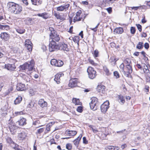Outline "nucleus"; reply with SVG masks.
Returning a JSON list of instances; mask_svg holds the SVG:
<instances>
[{
    "label": "nucleus",
    "mask_w": 150,
    "mask_h": 150,
    "mask_svg": "<svg viewBox=\"0 0 150 150\" xmlns=\"http://www.w3.org/2000/svg\"><path fill=\"white\" fill-rule=\"evenodd\" d=\"M130 31L132 34H134L135 32V28L133 27H131L130 28Z\"/></svg>",
    "instance_id": "49530a36"
},
{
    "label": "nucleus",
    "mask_w": 150,
    "mask_h": 150,
    "mask_svg": "<svg viewBox=\"0 0 150 150\" xmlns=\"http://www.w3.org/2000/svg\"><path fill=\"white\" fill-rule=\"evenodd\" d=\"M59 50H62L64 51L68 52L69 51V49L68 47V46L67 44L65 43L62 44L59 46Z\"/></svg>",
    "instance_id": "dca6fc26"
},
{
    "label": "nucleus",
    "mask_w": 150,
    "mask_h": 150,
    "mask_svg": "<svg viewBox=\"0 0 150 150\" xmlns=\"http://www.w3.org/2000/svg\"><path fill=\"white\" fill-rule=\"evenodd\" d=\"M16 31L19 33L22 34L24 33L25 32V30L22 28H15Z\"/></svg>",
    "instance_id": "a878e982"
},
{
    "label": "nucleus",
    "mask_w": 150,
    "mask_h": 150,
    "mask_svg": "<svg viewBox=\"0 0 150 150\" xmlns=\"http://www.w3.org/2000/svg\"><path fill=\"white\" fill-rule=\"evenodd\" d=\"M103 70L106 75L109 76L111 74V73L106 66L103 67Z\"/></svg>",
    "instance_id": "c756f323"
},
{
    "label": "nucleus",
    "mask_w": 150,
    "mask_h": 150,
    "mask_svg": "<svg viewBox=\"0 0 150 150\" xmlns=\"http://www.w3.org/2000/svg\"><path fill=\"white\" fill-rule=\"evenodd\" d=\"M123 32V30L121 27L116 28L113 31L114 33L115 34H121Z\"/></svg>",
    "instance_id": "aec40b11"
},
{
    "label": "nucleus",
    "mask_w": 150,
    "mask_h": 150,
    "mask_svg": "<svg viewBox=\"0 0 150 150\" xmlns=\"http://www.w3.org/2000/svg\"><path fill=\"white\" fill-rule=\"evenodd\" d=\"M18 137L21 140H23L25 138L26 136L24 133H21L19 134Z\"/></svg>",
    "instance_id": "c9c22d12"
},
{
    "label": "nucleus",
    "mask_w": 150,
    "mask_h": 150,
    "mask_svg": "<svg viewBox=\"0 0 150 150\" xmlns=\"http://www.w3.org/2000/svg\"><path fill=\"white\" fill-rule=\"evenodd\" d=\"M38 104L39 106L42 108L46 107L47 105V102L42 99L39 100L38 102Z\"/></svg>",
    "instance_id": "4468645a"
},
{
    "label": "nucleus",
    "mask_w": 150,
    "mask_h": 150,
    "mask_svg": "<svg viewBox=\"0 0 150 150\" xmlns=\"http://www.w3.org/2000/svg\"><path fill=\"white\" fill-rule=\"evenodd\" d=\"M91 128V129L93 131V132L94 133H96L97 132H98V131L97 129H95L93 128V127L91 126H89Z\"/></svg>",
    "instance_id": "e2e57ef3"
},
{
    "label": "nucleus",
    "mask_w": 150,
    "mask_h": 150,
    "mask_svg": "<svg viewBox=\"0 0 150 150\" xmlns=\"http://www.w3.org/2000/svg\"><path fill=\"white\" fill-rule=\"evenodd\" d=\"M6 28V30H9L10 29L9 26L8 25H3V28Z\"/></svg>",
    "instance_id": "774afa93"
},
{
    "label": "nucleus",
    "mask_w": 150,
    "mask_h": 150,
    "mask_svg": "<svg viewBox=\"0 0 150 150\" xmlns=\"http://www.w3.org/2000/svg\"><path fill=\"white\" fill-rule=\"evenodd\" d=\"M82 135L81 134L79 136L73 141L74 144L75 146H78L79 141L80 140Z\"/></svg>",
    "instance_id": "412c9836"
},
{
    "label": "nucleus",
    "mask_w": 150,
    "mask_h": 150,
    "mask_svg": "<svg viewBox=\"0 0 150 150\" xmlns=\"http://www.w3.org/2000/svg\"><path fill=\"white\" fill-rule=\"evenodd\" d=\"M149 87L148 86L145 85L144 88V91L146 92H148L149 91Z\"/></svg>",
    "instance_id": "5fc2aeb1"
},
{
    "label": "nucleus",
    "mask_w": 150,
    "mask_h": 150,
    "mask_svg": "<svg viewBox=\"0 0 150 150\" xmlns=\"http://www.w3.org/2000/svg\"><path fill=\"white\" fill-rule=\"evenodd\" d=\"M124 67H125L124 65V64L123 63L121 64L120 66V69H121V70L122 72L125 71L124 70Z\"/></svg>",
    "instance_id": "864d4df0"
},
{
    "label": "nucleus",
    "mask_w": 150,
    "mask_h": 150,
    "mask_svg": "<svg viewBox=\"0 0 150 150\" xmlns=\"http://www.w3.org/2000/svg\"><path fill=\"white\" fill-rule=\"evenodd\" d=\"M91 101L90 103V106L91 109L93 110L97 109L98 105V99L96 97H93L91 98Z\"/></svg>",
    "instance_id": "20e7f679"
},
{
    "label": "nucleus",
    "mask_w": 150,
    "mask_h": 150,
    "mask_svg": "<svg viewBox=\"0 0 150 150\" xmlns=\"http://www.w3.org/2000/svg\"><path fill=\"white\" fill-rule=\"evenodd\" d=\"M5 67L8 70L11 71H14L16 67L14 64H8L7 65H5Z\"/></svg>",
    "instance_id": "2eb2a0df"
},
{
    "label": "nucleus",
    "mask_w": 150,
    "mask_h": 150,
    "mask_svg": "<svg viewBox=\"0 0 150 150\" xmlns=\"http://www.w3.org/2000/svg\"><path fill=\"white\" fill-rule=\"evenodd\" d=\"M118 59L116 58L115 56H112L110 58V62L112 64H115L116 62L118 60Z\"/></svg>",
    "instance_id": "393cba45"
},
{
    "label": "nucleus",
    "mask_w": 150,
    "mask_h": 150,
    "mask_svg": "<svg viewBox=\"0 0 150 150\" xmlns=\"http://www.w3.org/2000/svg\"><path fill=\"white\" fill-rule=\"evenodd\" d=\"M9 128L10 131L12 134H14L16 132V129L18 128V127L16 126L15 123L11 120V118L8 120Z\"/></svg>",
    "instance_id": "39448f33"
},
{
    "label": "nucleus",
    "mask_w": 150,
    "mask_h": 150,
    "mask_svg": "<svg viewBox=\"0 0 150 150\" xmlns=\"http://www.w3.org/2000/svg\"><path fill=\"white\" fill-rule=\"evenodd\" d=\"M126 69L129 73H132V67L130 64L126 65Z\"/></svg>",
    "instance_id": "c85d7f7f"
},
{
    "label": "nucleus",
    "mask_w": 150,
    "mask_h": 150,
    "mask_svg": "<svg viewBox=\"0 0 150 150\" xmlns=\"http://www.w3.org/2000/svg\"><path fill=\"white\" fill-rule=\"evenodd\" d=\"M118 100H120V102L122 103H124L125 102V100L123 96L121 95H119L118 96Z\"/></svg>",
    "instance_id": "473e14b6"
},
{
    "label": "nucleus",
    "mask_w": 150,
    "mask_h": 150,
    "mask_svg": "<svg viewBox=\"0 0 150 150\" xmlns=\"http://www.w3.org/2000/svg\"><path fill=\"white\" fill-rule=\"evenodd\" d=\"M66 148L68 150H71L72 148V146L70 144H67L66 145Z\"/></svg>",
    "instance_id": "09e8293b"
},
{
    "label": "nucleus",
    "mask_w": 150,
    "mask_h": 150,
    "mask_svg": "<svg viewBox=\"0 0 150 150\" xmlns=\"http://www.w3.org/2000/svg\"><path fill=\"white\" fill-rule=\"evenodd\" d=\"M34 19H33L32 18H27L26 21H28V24H31L32 23V22H33V21Z\"/></svg>",
    "instance_id": "de8ad7c7"
},
{
    "label": "nucleus",
    "mask_w": 150,
    "mask_h": 150,
    "mask_svg": "<svg viewBox=\"0 0 150 150\" xmlns=\"http://www.w3.org/2000/svg\"><path fill=\"white\" fill-rule=\"evenodd\" d=\"M54 15L57 19H59L61 20H63L64 19V18L61 15H59V14L55 13L54 14Z\"/></svg>",
    "instance_id": "72a5a7b5"
},
{
    "label": "nucleus",
    "mask_w": 150,
    "mask_h": 150,
    "mask_svg": "<svg viewBox=\"0 0 150 150\" xmlns=\"http://www.w3.org/2000/svg\"><path fill=\"white\" fill-rule=\"evenodd\" d=\"M143 66L142 69L144 73H145L149 70L145 64H143Z\"/></svg>",
    "instance_id": "ea45409f"
},
{
    "label": "nucleus",
    "mask_w": 150,
    "mask_h": 150,
    "mask_svg": "<svg viewBox=\"0 0 150 150\" xmlns=\"http://www.w3.org/2000/svg\"><path fill=\"white\" fill-rule=\"evenodd\" d=\"M144 47L145 49H148L149 47V44L148 43H145L144 45Z\"/></svg>",
    "instance_id": "0e129e2a"
},
{
    "label": "nucleus",
    "mask_w": 150,
    "mask_h": 150,
    "mask_svg": "<svg viewBox=\"0 0 150 150\" xmlns=\"http://www.w3.org/2000/svg\"><path fill=\"white\" fill-rule=\"evenodd\" d=\"M51 127V126H50V124H48L47 125L46 129L48 131H50Z\"/></svg>",
    "instance_id": "69168bd1"
},
{
    "label": "nucleus",
    "mask_w": 150,
    "mask_h": 150,
    "mask_svg": "<svg viewBox=\"0 0 150 150\" xmlns=\"http://www.w3.org/2000/svg\"><path fill=\"white\" fill-rule=\"evenodd\" d=\"M7 7L9 11L15 14H19L22 11V8L20 5L12 2H8Z\"/></svg>",
    "instance_id": "f257e3e1"
},
{
    "label": "nucleus",
    "mask_w": 150,
    "mask_h": 150,
    "mask_svg": "<svg viewBox=\"0 0 150 150\" xmlns=\"http://www.w3.org/2000/svg\"><path fill=\"white\" fill-rule=\"evenodd\" d=\"M13 90V87L12 86L9 87L8 89V92H7V93L8 94L11 92H12Z\"/></svg>",
    "instance_id": "bf43d9fd"
},
{
    "label": "nucleus",
    "mask_w": 150,
    "mask_h": 150,
    "mask_svg": "<svg viewBox=\"0 0 150 150\" xmlns=\"http://www.w3.org/2000/svg\"><path fill=\"white\" fill-rule=\"evenodd\" d=\"M64 64L63 62L61 60H57V64L56 65V67H60L62 66Z\"/></svg>",
    "instance_id": "f704fd0d"
},
{
    "label": "nucleus",
    "mask_w": 150,
    "mask_h": 150,
    "mask_svg": "<svg viewBox=\"0 0 150 150\" xmlns=\"http://www.w3.org/2000/svg\"><path fill=\"white\" fill-rule=\"evenodd\" d=\"M119 148L118 147H114L113 146H108L105 148V150H118Z\"/></svg>",
    "instance_id": "5701e85b"
},
{
    "label": "nucleus",
    "mask_w": 150,
    "mask_h": 150,
    "mask_svg": "<svg viewBox=\"0 0 150 150\" xmlns=\"http://www.w3.org/2000/svg\"><path fill=\"white\" fill-rule=\"evenodd\" d=\"M77 80L76 78L71 79L69 84V86L71 88L75 87L77 86Z\"/></svg>",
    "instance_id": "9d476101"
},
{
    "label": "nucleus",
    "mask_w": 150,
    "mask_h": 150,
    "mask_svg": "<svg viewBox=\"0 0 150 150\" xmlns=\"http://www.w3.org/2000/svg\"><path fill=\"white\" fill-rule=\"evenodd\" d=\"M114 75L115 76L116 78H118L119 77V74L118 72L117 71H115L114 72Z\"/></svg>",
    "instance_id": "603ef678"
},
{
    "label": "nucleus",
    "mask_w": 150,
    "mask_h": 150,
    "mask_svg": "<svg viewBox=\"0 0 150 150\" xmlns=\"http://www.w3.org/2000/svg\"><path fill=\"white\" fill-rule=\"evenodd\" d=\"M81 13V10H79L77 11L76 13V15L75 16H80V15Z\"/></svg>",
    "instance_id": "680f3d73"
},
{
    "label": "nucleus",
    "mask_w": 150,
    "mask_h": 150,
    "mask_svg": "<svg viewBox=\"0 0 150 150\" xmlns=\"http://www.w3.org/2000/svg\"><path fill=\"white\" fill-rule=\"evenodd\" d=\"M44 131L43 128H41L37 130V132H36V134H40L41 133L43 132Z\"/></svg>",
    "instance_id": "37998d69"
},
{
    "label": "nucleus",
    "mask_w": 150,
    "mask_h": 150,
    "mask_svg": "<svg viewBox=\"0 0 150 150\" xmlns=\"http://www.w3.org/2000/svg\"><path fill=\"white\" fill-rule=\"evenodd\" d=\"M82 107L81 106H79L77 109V110L78 112H81L83 111Z\"/></svg>",
    "instance_id": "3c124183"
},
{
    "label": "nucleus",
    "mask_w": 150,
    "mask_h": 150,
    "mask_svg": "<svg viewBox=\"0 0 150 150\" xmlns=\"http://www.w3.org/2000/svg\"><path fill=\"white\" fill-rule=\"evenodd\" d=\"M16 89L18 91H23L25 90V85L21 83H18L16 87Z\"/></svg>",
    "instance_id": "ddd939ff"
},
{
    "label": "nucleus",
    "mask_w": 150,
    "mask_h": 150,
    "mask_svg": "<svg viewBox=\"0 0 150 150\" xmlns=\"http://www.w3.org/2000/svg\"><path fill=\"white\" fill-rule=\"evenodd\" d=\"M22 77L24 82H27L30 81V78L25 75H23Z\"/></svg>",
    "instance_id": "7c9ffc66"
},
{
    "label": "nucleus",
    "mask_w": 150,
    "mask_h": 150,
    "mask_svg": "<svg viewBox=\"0 0 150 150\" xmlns=\"http://www.w3.org/2000/svg\"><path fill=\"white\" fill-rule=\"evenodd\" d=\"M30 44H32L31 42L28 39L26 40L25 42V46Z\"/></svg>",
    "instance_id": "c03bdc74"
},
{
    "label": "nucleus",
    "mask_w": 150,
    "mask_h": 150,
    "mask_svg": "<svg viewBox=\"0 0 150 150\" xmlns=\"http://www.w3.org/2000/svg\"><path fill=\"white\" fill-rule=\"evenodd\" d=\"M31 2L33 5L38 6L42 4V0H31Z\"/></svg>",
    "instance_id": "6ab92c4d"
},
{
    "label": "nucleus",
    "mask_w": 150,
    "mask_h": 150,
    "mask_svg": "<svg viewBox=\"0 0 150 150\" xmlns=\"http://www.w3.org/2000/svg\"><path fill=\"white\" fill-rule=\"evenodd\" d=\"M7 111L6 110L4 111H3L2 110V111L1 112V113L2 116H5L7 115Z\"/></svg>",
    "instance_id": "4d7b16f0"
},
{
    "label": "nucleus",
    "mask_w": 150,
    "mask_h": 150,
    "mask_svg": "<svg viewBox=\"0 0 150 150\" xmlns=\"http://www.w3.org/2000/svg\"><path fill=\"white\" fill-rule=\"evenodd\" d=\"M143 43L142 42H139L137 44L136 48L139 49H141L143 48Z\"/></svg>",
    "instance_id": "2f4dec72"
},
{
    "label": "nucleus",
    "mask_w": 150,
    "mask_h": 150,
    "mask_svg": "<svg viewBox=\"0 0 150 150\" xmlns=\"http://www.w3.org/2000/svg\"><path fill=\"white\" fill-rule=\"evenodd\" d=\"M70 6L69 4H66L64 5H61L57 7V10L58 11H66L68 10Z\"/></svg>",
    "instance_id": "1a4fd4ad"
},
{
    "label": "nucleus",
    "mask_w": 150,
    "mask_h": 150,
    "mask_svg": "<svg viewBox=\"0 0 150 150\" xmlns=\"http://www.w3.org/2000/svg\"><path fill=\"white\" fill-rule=\"evenodd\" d=\"M109 103L108 101L105 102L101 106L100 109L102 112L105 113L109 108Z\"/></svg>",
    "instance_id": "6e6552de"
},
{
    "label": "nucleus",
    "mask_w": 150,
    "mask_h": 150,
    "mask_svg": "<svg viewBox=\"0 0 150 150\" xmlns=\"http://www.w3.org/2000/svg\"><path fill=\"white\" fill-rule=\"evenodd\" d=\"M32 44H30L26 46H25V47L27 49V50L29 51L30 52L32 50Z\"/></svg>",
    "instance_id": "79ce46f5"
},
{
    "label": "nucleus",
    "mask_w": 150,
    "mask_h": 150,
    "mask_svg": "<svg viewBox=\"0 0 150 150\" xmlns=\"http://www.w3.org/2000/svg\"><path fill=\"white\" fill-rule=\"evenodd\" d=\"M79 37L78 36L74 37L73 39V41L76 43H78L79 41Z\"/></svg>",
    "instance_id": "58836bf2"
},
{
    "label": "nucleus",
    "mask_w": 150,
    "mask_h": 150,
    "mask_svg": "<svg viewBox=\"0 0 150 150\" xmlns=\"http://www.w3.org/2000/svg\"><path fill=\"white\" fill-rule=\"evenodd\" d=\"M65 133L66 134H68L69 136H74L76 134L77 132L75 131H68L67 130L66 131Z\"/></svg>",
    "instance_id": "4be33fe9"
},
{
    "label": "nucleus",
    "mask_w": 150,
    "mask_h": 150,
    "mask_svg": "<svg viewBox=\"0 0 150 150\" xmlns=\"http://www.w3.org/2000/svg\"><path fill=\"white\" fill-rule=\"evenodd\" d=\"M125 62L126 64H130V63H131V61L129 59H126L125 61Z\"/></svg>",
    "instance_id": "052dcab7"
},
{
    "label": "nucleus",
    "mask_w": 150,
    "mask_h": 150,
    "mask_svg": "<svg viewBox=\"0 0 150 150\" xmlns=\"http://www.w3.org/2000/svg\"><path fill=\"white\" fill-rule=\"evenodd\" d=\"M87 72L88 74L89 77L90 79H93L95 78L96 75V71L93 67H89L87 69Z\"/></svg>",
    "instance_id": "0eeeda50"
},
{
    "label": "nucleus",
    "mask_w": 150,
    "mask_h": 150,
    "mask_svg": "<svg viewBox=\"0 0 150 150\" xmlns=\"http://www.w3.org/2000/svg\"><path fill=\"white\" fill-rule=\"evenodd\" d=\"M123 73L126 76L129 77V75L131 74V73H129L128 71H123Z\"/></svg>",
    "instance_id": "6e6d98bb"
},
{
    "label": "nucleus",
    "mask_w": 150,
    "mask_h": 150,
    "mask_svg": "<svg viewBox=\"0 0 150 150\" xmlns=\"http://www.w3.org/2000/svg\"><path fill=\"white\" fill-rule=\"evenodd\" d=\"M0 37L2 39L5 41H7L9 39V35L6 33H2L1 34Z\"/></svg>",
    "instance_id": "a211bd4d"
},
{
    "label": "nucleus",
    "mask_w": 150,
    "mask_h": 150,
    "mask_svg": "<svg viewBox=\"0 0 150 150\" xmlns=\"http://www.w3.org/2000/svg\"><path fill=\"white\" fill-rule=\"evenodd\" d=\"M72 102L75 104V105H81V103L80 102L79 100V99H76V98H73L72 99Z\"/></svg>",
    "instance_id": "cd10ccee"
},
{
    "label": "nucleus",
    "mask_w": 150,
    "mask_h": 150,
    "mask_svg": "<svg viewBox=\"0 0 150 150\" xmlns=\"http://www.w3.org/2000/svg\"><path fill=\"white\" fill-rule=\"evenodd\" d=\"M57 60L55 59H52L50 61L51 64L52 65L56 66L57 64Z\"/></svg>",
    "instance_id": "4c0bfd02"
},
{
    "label": "nucleus",
    "mask_w": 150,
    "mask_h": 150,
    "mask_svg": "<svg viewBox=\"0 0 150 150\" xmlns=\"http://www.w3.org/2000/svg\"><path fill=\"white\" fill-rule=\"evenodd\" d=\"M106 10L109 13H110L112 11V8L111 7H109L106 9Z\"/></svg>",
    "instance_id": "338daca9"
},
{
    "label": "nucleus",
    "mask_w": 150,
    "mask_h": 150,
    "mask_svg": "<svg viewBox=\"0 0 150 150\" xmlns=\"http://www.w3.org/2000/svg\"><path fill=\"white\" fill-rule=\"evenodd\" d=\"M64 74L63 73L60 72L57 74L55 76L54 80L56 82L57 84L60 83V78Z\"/></svg>",
    "instance_id": "9b49d317"
},
{
    "label": "nucleus",
    "mask_w": 150,
    "mask_h": 150,
    "mask_svg": "<svg viewBox=\"0 0 150 150\" xmlns=\"http://www.w3.org/2000/svg\"><path fill=\"white\" fill-rule=\"evenodd\" d=\"M16 116H17L19 115H21L24 114V112L23 111H21L19 112H16L15 113Z\"/></svg>",
    "instance_id": "a18cd8bd"
},
{
    "label": "nucleus",
    "mask_w": 150,
    "mask_h": 150,
    "mask_svg": "<svg viewBox=\"0 0 150 150\" xmlns=\"http://www.w3.org/2000/svg\"><path fill=\"white\" fill-rule=\"evenodd\" d=\"M16 123L20 126H23L26 124V120L24 118L22 117Z\"/></svg>",
    "instance_id": "f8f14e48"
},
{
    "label": "nucleus",
    "mask_w": 150,
    "mask_h": 150,
    "mask_svg": "<svg viewBox=\"0 0 150 150\" xmlns=\"http://www.w3.org/2000/svg\"><path fill=\"white\" fill-rule=\"evenodd\" d=\"M22 100V98L21 96H19L17 97L14 102V103L16 104H19Z\"/></svg>",
    "instance_id": "bb28decb"
},
{
    "label": "nucleus",
    "mask_w": 150,
    "mask_h": 150,
    "mask_svg": "<svg viewBox=\"0 0 150 150\" xmlns=\"http://www.w3.org/2000/svg\"><path fill=\"white\" fill-rule=\"evenodd\" d=\"M105 87L103 85H99L97 86V91L100 93H103L105 92Z\"/></svg>",
    "instance_id": "f3484780"
},
{
    "label": "nucleus",
    "mask_w": 150,
    "mask_h": 150,
    "mask_svg": "<svg viewBox=\"0 0 150 150\" xmlns=\"http://www.w3.org/2000/svg\"><path fill=\"white\" fill-rule=\"evenodd\" d=\"M49 30L51 31L50 35V41L58 42L60 40L59 35L57 34L56 31L52 27L49 28Z\"/></svg>",
    "instance_id": "7ed1b4c3"
},
{
    "label": "nucleus",
    "mask_w": 150,
    "mask_h": 150,
    "mask_svg": "<svg viewBox=\"0 0 150 150\" xmlns=\"http://www.w3.org/2000/svg\"><path fill=\"white\" fill-rule=\"evenodd\" d=\"M142 54L144 57V59L145 60H148V58L146 56V53L144 51H142L141 52Z\"/></svg>",
    "instance_id": "8fccbe9b"
},
{
    "label": "nucleus",
    "mask_w": 150,
    "mask_h": 150,
    "mask_svg": "<svg viewBox=\"0 0 150 150\" xmlns=\"http://www.w3.org/2000/svg\"><path fill=\"white\" fill-rule=\"evenodd\" d=\"M34 64V60L32 59L30 61L25 63L22 65H21L20 66L21 70L25 71H32L33 69Z\"/></svg>",
    "instance_id": "f03ea898"
},
{
    "label": "nucleus",
    "mask_w": 150,
    "mask_h": 150,
    "mask_svg": "<svg viewBox=\"0 0 150 150\" xmlns=\"http://www.w3.org/2000/svg\"><path fill=\"white\" fill-rule=\"evenodd\" d=\"M93 54L94 57H97L98 56L99 52L98 50H96L94 51Z\"/></svg>",
    "instance_id": "a19ab883"
},
{
    "label": "nucleus",
    "mask_w": 150,
    "mask_h": 150,
    "mask_svg": "<svg viewBox=\"0 0 150 150\" xmlns=\"http://www.w3.org/2000/svg\"><path fill=\"white\" fill-rule=\"evenodd\" d=\"M136 25L138 28V29L140 32H141L142 30V27L141 25L139 24H136Z\"/></svg>",
    "instance_id": "13d9d810"
},
{
    "label": "nucleus",
    "mask_w": 150,
    "mask_h": 150,
    "mask_svg": "<svg viewBox=\"0 0 150 150\" xmlns=\"http://www.w3.org/2000/svg\"><path fill=\"white\" fill-rule=\"evenodd\" d=\"M37 15L40 17H42L44 19H47L49 17L48 13L46 12L43 13H38Z\"/></svg>",
    "instance_id": "b1692460"
},
{
    "label": "nucleus",
    "mask_w": 150,
    "mask_h": 150,
    "mask_svg": "<svg viewBox=\"0 0 150 150\" xmlns=\"http://www.w3.org/2000/svg\"><path fill=\"white\" fill-rule=\"evenodd\" d=\"M82 17L79 16H75L73 19V22L75 23L76 21H81L82 19Z\"/></svg>",
    "instance_id": "e433bc0d"
},
{
    "label": "nucleus",
    "mask_w": 150,
    "mask_h": 150,
    "mask_svg": "<svg viewBox=\"0 0 150 150\" xmlns=\"http://www.w3.org/2000/svg\"><path fill=\"white\" fill-rule=\"evenodd\" d=\"M49 44V50L51 52H53L55 50H58L59 48V46L57 44V42L50 41Z\"/></svg>",
    "instance_id": "423d86ee"
}]
</instances>
